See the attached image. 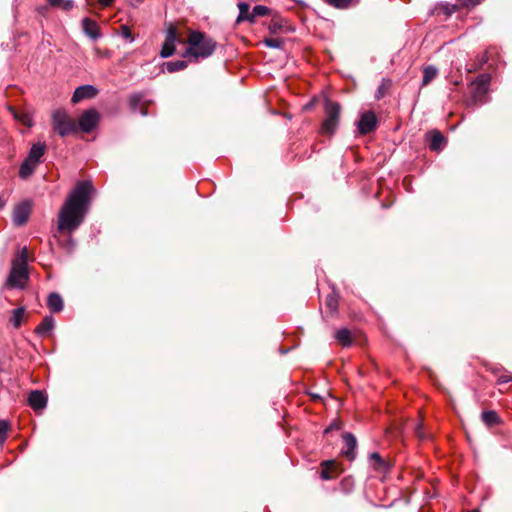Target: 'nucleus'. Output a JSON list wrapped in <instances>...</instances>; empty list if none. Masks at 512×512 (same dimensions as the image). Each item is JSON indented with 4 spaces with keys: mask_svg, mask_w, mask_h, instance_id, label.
Listing matches in <instances>:
<instances>
[{
    "mask_svg": "<svg viewBox=\"0 0 512 512\" xmlns=\"http://www.w3.org/2000/svg\"><path fill=\"white\" fill-rule=\"evenodd\" d=\"M114 0H98V3L103 7H108Z\"/></svg>",
    "mask_w": 512,
    "mask_h": 512,
    "instance_id": "nucleus-38",
    "label": "nucleus"
},
{
    "mask_svg": "<svg viewBox=\"0 0 512 512\" xmlns=\"http://www.w3.org/2000/svg\"><path fill=\"white\" fill-rule=\"evenodd\" d=\"M31 206L28 202L18 204L13 211V222L16 226H23L29 218Z\"/></svg>",
    "mask_w": 512,
    "mask_h": 512,
    "instance_id": "nucleus-12",
    "label": "nucleus"
},
{
    "mask_svg": "<svg viewBox=\"0 0 512 512\" xmlns=\"http://www.w3.org/2000/svg\"><path fill=\"white\" fill-rule=\"evenodd\" d=\"M178 40L177 30L175 27L170 26L166 32L165 41L162 45L160 56L162 58H168L172 56L176 49V42Z\"/></svg>",
    "mask_w": 512,
    "mask_h": 512,
    "instance_id": "nucleus-10",
    "label": "nucleus"
},
{
    "mask_svg": "<svg viewBox=\"0 0 512 512\" xmlns=\"http://www.w3.org/2000/svg\"><path fill=\"white\" fill-rule=\"evenodd\" d=\"M324 114L325 117L322 120L319 133L331 137L335 134L340 123V104L326 99L324 103Z\"/></svg>",
    "mask_w": 512,
    "mask_h": 512,
    "instance_id": "nucleus-4",
    "label": "nucleus"
},
{
    "mask_svg": "<svg viewBox=\"0 0 512 512\" xmlns=\"http://www.w3.org/2000/svg\"><path fill=\"white\" fill-rule=\"evenodd\" d=\"M55 322L52 316H45L41 323L35 328V333L41 337L47 336L54 328Z\"/></svg>",
    "mask_w": 512,
    "mask_h": 512,
    "instance_id": "nucleus-20",
    "label": "nucleus"
},
{
    "mask_svg": "<svg viewBox=\"0 0 512 512\" xmlns=\"http://www.w3.org/2000/svg\"><path fill=\"white\" fill-rule=\"evenodd\" d=\"M377 127V117L373 111H366L360 115L357 122V130L361 135H366L374 131Z\"/></svg>",
    "mask_w": 512,
    "mask_h": 512,
    "instance_id": "nucleus-9",
    "label": "nucleus"
},
{
    "mask_svg": "<svg viewBox=\"0 0 512 512\" xmlns=\"http://www.w3.org/2000/svg\"><path fill=\"white\" fill-rule=\"evenodd\" d=\"M28 404L34 410L44 409L47 405V397L45 393L40 390L31 391L28 396Z\"/></svg>",
    "mask_w": 512,
    "mask_h": 512,
    "instance_id": "nucleus-15",
    "label": "nucleus"
},
{
    "mask_svg": "<svg viewBox=\"0 0 512 512\" xmlns=\"http://www.w3.org/2000/svg\"><path fill=\"white\" fill-rule=\"evenodd\" d=\"M430 139L429 148L432 151H440L445 144V138L438 130H433L428 134Z\"/></svg>",
    "mask_w": 512,
    "mask_h": 512,
    "instance_id": "nucleus-19",
    "label": "nucleus"
},
{
    "mask_svg": "<svg viewBox=\"0 0 512 512\" xmlns=\"http://www.w3.org/2000/svg\"><path fill=\"white\" fill-rule=\"evenodd\" d=\"M481 419L483 423L488 427L498 425L501 422L500 417L493 410L483 411L481 414Z\"/></svg>",
    "mask_w": 512,
    "mask_h": 512,
    "instance_id": "nucleus-23",
    "label": "nucleus"
},
{
    "mask_svg": "<svg viewBox=\"0 0 512 512\" xmlns=\"http://www.w3.org/2000/svg\"><path fill=\"white\" fill-rule=\"evenodd\" d=\"M187 48L184 57L207 58L213 54L217 43L206 34L198 31H191L187 39Z\"/></svg>",
    "mask_w": 512,
    "mask_h": 512,
    "instance_id": "nucleus-2",
    "label": "nucleus"
},
{
    "mask_svg": "<svg viewBox=\"0 0 512 512\" xmlns=\"http://www.w3.org/2000/svg\"><path fill=\"white\" fill-rule=\"evenodd\" d=\"M325 4L336 9L345 10L351 7L352 0H323Z\"/></svg>",
    "mask_w": 512,
    "mask_h": 512,
    "instance_id": "nucleus-28",
    "label": "nucleus"
},
{
    "mask_svg": "<svg viewBox=\"0 0 512 512\" xmlns=\"http://www.w3.org/2000/svg\"><path fill=\"white\" fill-rule=\"evenodd\" d=\"M51 7L70 11L74 7L73 0H46Z\"/></svg>",
    "mask_w": 512,
    "mask_h": 512,
    "instance_id": "nucleus-26",
    "label": "nucleus"
},
{
    "mask_svg": "<svg viewBox=\"0 0 512 512\" xmlns=\"http://www.w3.org/2000/svg\"><path fill=\"white\" fill-rule=\"evenodd\" d=\"M120 35L123 38L128 39L130 42L134 41V37H133V35L131 33V30H130V28L127 25H121L120 26Z\"/></svg>",
    "mask_w": 512,
    "mask_h": 512,
    "instance_id": "nucleus-35",
    "label": "nucleus"
},
{
    "mask_svg": "<svg viewBox=\"0 0 512 512\" xmlns=\"http://www.w3.org/2000/svg\"><path fill=\"white\" fill-rule=\"evenodd\" d=\"M335 338L344 347H349L352 344L351 332L346 328L337 330Z\"/></svg>",
    "mask_w": 512,
    "mask_h": 512,
    "instance_id": "nucleus-24",
    "label": "nucleus"
},
{
    "mask_svg": "<svg viewBox=\"0 0 512 512\" xmlns=\"http://www.w3.org/2000/svg\"><path fill=\"white\" fill-rule=\"evenodd\" d=\"M10 425L8 421L6 420H0V447L3 446L5 443L7 437H8V431H9Z\"/></svg>",
    "mask_w": 512,
    "mask_h": 512,
    "instance_id": "nucleus-31",
    "label": "nucleus"
},
{
    "mask_svg": "<svg viewBox=\"0 0 512 512\" xmlns=\"http://www.w3.org/2000/svg\"><path fill=\"white\" fill-rule=\"evenodd\" d=\"M489 84L490 76L487 74H482L476 78V80L472 83L474 89L470 98L471 105H479L485 103Z\"/></svg>",
    "mask_w": 512,
    "mask_h": 512,
    "instance_id": "nucleus-7",
    "label": "nucleus"
},
{
    "mask_svg": "<svg viewBox=\"0 0 512 512\" xmlns=\"http://www.w3.org/2000/svg\"><path fill=\"white\" fill-rule=\"evenodd\" d=\"M9 110L11 111L14 119L24 126L30 128L33 126V119L31 115L28 112L25 111H19L15 108L10 107Z\"/></svg>",
    "mask_w": 512,
    "mask_h": 512,
    "instance_id": "nucleus-22",
    "label": "nucleus"
},
{
    "mask_svg": "<svg viewBox=\"0 0 512 512\" xmlns=\"http://www.w3.org/2000/svg\"><path fill=\"white\" fill-rule=\"evenodd\" d=\"M498 381H499V383H507L509 381H512V377L500 376Z\"/></svg>",
    "mask_w": 512,
    "mask_h": 512,
    "instance_id": "nucleus-39",
    "label": "nucleus"
},
{
    "mask_svg": "<svg viewBox=\"0 0 512 512\" xmlns=\"http://www.w3.org/2000/svg\"><path fill=\"white\" fill-rule=\"evenodd\" d=\"M52 124L54 130L65 137L76 132V122L68 115L64 109H57L52 113Z\"/></svg>",
    "mask_w": 512,
    "mask_h": 512,
    "instance_id": "nucleus-6",
    "label": "nucleus"
},
{
    "mask_svg": "<svg viewBox=\"0 0 512 512\" xmlns=\"http://www.w3.org/2000/svg\"><path fill=\"white\" fill-rule=\"evenodd\" d=\"M263 43L268 48L279 49L283 46V40L279 38H265Z\"/></svg>",
    "mask_w": 512,
    "mask_h": 512,
    "instance_id": "nucleus-32",
    "label": "nucleus"
},
{
    "mask_svg": "<svg viewBox=\"0 0 512 512\" xmlns=\"http://www.w3.org/2000/svg\"><path fill=\"white\" fill-rule=\"evenodd\" d=\"M99 119L100 115L97 110L89 109L84 111L78 121L80 130L85 133H90L97 127Z\"/></svg>",
    "mask_w": 512,
    "mask_h": 512,
    "instance_id": "nucleus-8",
    "label": "nucleus"
},
{
    "mask_svg": "<svg viewBox=\"0 0 512 512\" xmlns=\"http://www.w3.org/2000/svg\"><path fill=\"white\" fill-rule=\"evenodd\" d=\"M47 306L51 312L57 313L62 311L64 307L62 297L58 293H50L47 299Z\"/></svg>",
    "mask_w": 512,
    "mask_h": 512,
    "instance_id": "nucleus-21",
    "label": "nucleus"
},
{
    "mask_svg": "<svg viewBox=\"0 0 512 512\" xmlns=\"http://www.w3.org/2000/svg\"><path fill=\"white\" fill-rule=\"evenodd\" d=\"M142 100V96L140 94H133L130 96V107L133 111L138 109V106Z\"/></svg>",
    "mask_w": 512,
    "mask_h": 512,
    "instance_id": "nucleus-36",
    "label": "nucleus"
},
{
    "mask_svg": "<svg viewBox=\"0 0 512 512\" xmlns=\"http://www.w3.org/2000/svg\"><path fill=\"white\" fill-rule=\"evenodd\" d=\"M344 448L342 449V454L346 456L349 460L355 459V449L357 447V440L352 433H344L343 434Z\"/></svg>",
    "mask_w": 512,
    "mask_h": 512,
    "instance_id": "nucleus-14",
    "label": "nucleus"
},
{
    "mask_svg": "<svg viewBox=\"0 0 512 512\" xmlns=\"http://www.w3.org/2000/svg\"><path fill=\"white\" fill-rule=\"evenodd\" d=\"M129 2L130 5L132 6H137L139 5L140 3L143 2V0H127Z\"/></svg>",
    "mask_w": 512,
    "mask_h": 512,
    "instance_id": "nucleus-40",
    "label": "nucleus"
},
{
    "mask_svg": "<svg viewBox=\"0 0 512 512\" xmlns=\"http://www.w3.org/2000/svg\"><path fill=\"white\" fill-rule=\"evenodd\" d=\"M372 468L380 473H387L390 470V463L382 458L378 452H373L369 456Z\"/></svg>",
    "mask_w": 512,
    "mask_h": 512,
    "instance_id": "nucleus-16",
    "label": "nucleus"
},
{
    "mask_svg": "<svg viewBox=\"0 0 512 512\" xmlns=\"http://www.w3.org/2000/svg\"><path fill=\"white\" fill-rule=\"evenodd\" d=\"M98 90L92 85H83L76 88L72 96V102L78 103L84 99L94 98Z\"/></svg>",
    "mask_w": 512,
    "mask_h": 512,
    "instance_id": "nucleus-13",
    "label": "nucleus"
},
{
    "mask_svg": "<svg viewBox=\"0 0 512 512\" xmlns=\"http://www.w3.org/2000/svg\"><path fill=\"white\" fill-rule=\"evenodd\" d=\"M438 74L437 68L434 66H426L423 70L422 85H428Z\"/></svg>",
    "mask_w": 512,
    "mask_h": 512,
    "instance_id": "nucleus-27",
    "label": "nucleus"
},
{
    "mask_svg": "<svg viewBox=\"0 0 512 512\" xmlns=\"http://www.w3.org/2000/svg\"><path fill=\"white\" fill-rule=\"evenodd\" d=\"M47 8L46 7H39L38 8V12L41 13V14H44L46 12Z\"/></svg>",
    "mask_w": 512,
    "mask_h": 512,
    "instance_id": "nucleus-41",
    "label": "nucleus"
},
{
    "mask_svg": "<svg viewBox=\"0 0 512 512\" xmlns=\"http://www.w3.org/2000/svg\"><path fill=\"white\" fill-rule=\"evenodd\" d=\"M164 66L166 67L169 73H175L184 70L188 66V63L185 60H176L166 62L164 63Z\"/></svg>",
    "mask_w": 512,
    "mask_h": 512,
    "instance_id": "nucleus-25",
    "label": "nucleus"
},
{
    "mask_svg": "<svg viewBox=\"0 0 512 512\" xmlns=\"http://www.w3.org/2000/svg\"><path fill=\"white\" fill-rule=\"evenodd\" d=\"M442 10H443V13L446 15V16H450L454 10H455V6L453 7H450L449 5H444L442 7Z\"/></svg>",
    "mask_w": 512,
    "mask_h": 512,
    "instance_id": "nucleus-37",
    "label": "nucleus"
},
{
    "mask_svg": "<svg viewBox=\"0 0 512 512\" xmlns=\"http://www.w3.org/2000/svg\"><path fill=\"white\" fill-rule=\"evenodd\" d=\"M469 512H480V511H479V510L474 509V510L469 511Z\"/></svg>",
    "mask_w": 512,
    "mask_h": 512,
    "instance_id": "nucleus-44",
    "label": "nucleus"
},
{
    "mask_svg": "<svg viewBox=\"0 0 512 512\" xmlns=\"http://www.w3.org/2000/svg\"><path fill=\"white\" fill-rule=\"evenodd\" d=\"M92 192L91 182H78L59 210L57 229L69 235L68 244L71 247L74 246L71 235L80 227L88 213Z\"/></svg>",
    "mask_w": 512,
    "mask_h": 512,
    "instance_id": "nucleus-1",
    "label": "nucleus"
},
{
    "mask_svg": "<svg viewBox=\"0 0 512 512\" xmlns=\"http://www.w3.org/2000/svg\"><path fill=\"white\" fill-rule=\"evenodd\" d=\"M321 466H322L321 478L323 480L332 479L333 476L330 473V467L335 466V461L334 460L323 461Z\"/></svg>",
    "mask_w": 512,
    "mask_h": 512,
    "instance_id": "nucleus-30",
    "label": "nucleus"
},
{
    "mask_svg": "<svg viewBox=\"0 0 512 512\" xmlns=\"http://www.w3.org/2000/svg\"><path fill=\"white\" fill-rule=\"evenodd\" d=\"M267 28L269 33L272 35L287 33L293 30L288 21L281 17L278 13L272 15L271 20L267 23Z\"/></svg>",
    "mask_w": 512,
    "mask_h": 512,
    "instance_id": "nucleus-11",
    "label": "nucleus"
},
{
    "mask_svg": "<svg viewBox=\"0 0 512 512\" xmlns=\"http://www.w3.org/2000/svg\"><path fill=\"white\" fill-rule=\"evenodd\" d=\"M25 310L23 307H19L13 310L12 316H11V323L15 328L20 327L23 317H24Z\"/></svg>",
    "mask_w": 512,
    "mask_h": 512,
    "instance_id": "nucleus-29",
    "label": "nucleus"
},
{
    "mask_svg": "<svg viewBox=\"0 0 512 512\" xmlns=\"http://www.w3.org/2000/svg\"><path fill=\"white\" fill-rule=\"evenodd\" d=\"M333 425L329 426L328 428L325 429V433H328L331 429H333Z\"/></svg>",
    "mask_w": 512,
    "mask_h": 512,
    "instance_id": "nucleus-42",
    "label": "nucleus"
},
{
    "mask_svg": "<svg viewBox=\"0 0 512 512\" xmlns=\"http://www.w3.org/2000/svg\"><path fill=\"white\" fill-rule=\"evenodd\" d=\"M27 248L24 247L12 263L10 274L6 284L12 288H23L28 280L27 271Z\"/></svg>",
    "mask_w": 512,
    "mask_h": 512,
    "instance_id": "nucleus-3",
    "label": "nucleus"
},
{
    "mask_svg": "<svg viewBox=\"0 0 512 512\" xmlns=\"http://www.w3.org/2000/svg\"><path fill=\"white\" fill-rule=\"evenodd\" d=\"M82 28L84 33L93 40H97L102 36L98 24L90 18L85 17L82 20Z\"/></svg>",
    "mask_w": 512,
    "mask_h": 512,
    "instance_id": "nucleus-17",
    "label": "nucleus"
},
{
    "mask_svg": "<svg viewBox=\"0 0 512 512\" xmlns=\"http://www.w3.org/2000/svg\"><path fill=\"white\" fill-rule=\"evenodd\" d=\"M326 305L331 311H336L338 308V300L334 295H328L326 298Z\"/></svg>",
    "mask_w": 512,
    "mask_h": 512,
    "instance_id": "nucleus-34",
    "label": "nucleus"
},
{
    "mask_svg": "<svg viewBox=\"0 0 512 512\" xmlns=\"http://www.w3.org/2000/svg\"><path fill=\"white\" fill-rule=\"evenodd\" d=\"M270 13H271V10L267 6L256 5L253 7V14L255 15V18L266 16V15H269Z\"/></svg>",
    "mask_w": 512,
    "mask_h": 512,
    "instance_id": "nucleus-33",
    "label": "nucleus"
},
{
    "mask_svg": "<svg viewBox=\"0 0 512 512\" xmlns=\"http://www.w3.org/2000/svg\"><path fill=\"white\" fill-rule=\"evenodd\" d=\"M238 6V9H239V14H238V17L236 19V23L239 24V23H242L244 21H247L249 23H255L256 19H255V15L253 14V10L250 11V5L246 2H239L237 4Z\"/></svg>",
    "mask_w": 512,
    "mask_h": 512,
    "instance_id": "nucleus-18",
    "label": "nucleus"
},
{
    "mask_svg": "<svg viewBox=\"0 0 512 512\" xmlns=\"http://www.w3.org/2000/svg\"><path fill=\"white\" fill-rule=\"evenodd\" d=\"M46 151L45 143H35L31 146L27 157L24 159L19 169V177L21 179L29 178L37 166L41 163L42 157Z\"/></svg>",
    "mask_w": 512,
    "mask_h": 512,
    "instance_id": "nucleus-5",
    "label": "nucleus"
},
{
    "mask_svg": "<svg viewBox=\"0 0 512 512\" xmlns=\"http://www.w3.org/2000/svg\"><path fill=\"white\" fill-rule=\"evenodd\" d=\"M140 111H141L142 115H146L147 114L146 111H144L142 108L140 109Z\"/></svg>",
    "mask_w": 512,
    "mask_h": 512,
    "instance_id": "nucleus-43",
    "label": "nucleus"
}]
</instances>
